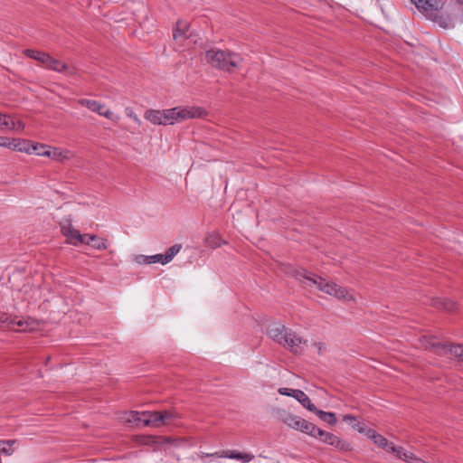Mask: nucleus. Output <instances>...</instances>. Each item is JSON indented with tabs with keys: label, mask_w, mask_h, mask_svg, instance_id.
Wrapping results in <instances>:
<instances>
[{
	"label": "nucleus",
	"mask_w": 463,
	"mask_h": 463,
	"mask_svg": "<svg viewBox=\"0 0 463 463\" xmlns=\"http://www.w3.org/2000/svg\"><path fill=\"white\" fill-rule=\"evenodd\" d=\"M289 274L306 287L317 286V288L328 295L345 301L354 300L353 295L346 288L334 282H327L322 277L317 276L302 268H291Z\"/></svg>",
	"instance_id": "1"
},
{
	"label": "nucleus",
	"mask_w": 463,
	"mask_h": 463,
	"mask_svg": "<svg viewBox=\"0 0 463 463\" xmlns=\"http://www.w3.org/2000/svg\"><path fill=\"white\" fill-rule=\"evenodd\" d=\"M434 23L442 28H451L458 23H463V0L442 1Z\"/></svg>",
	"instance_id": "2"
},
{
	"label": "nucleus",
	"mask_w": 463,
	"mask_h": 463,
	"mask_svg": "<svg viewBox=\"0 0 463 463\" xmlns=\"http://www.w3.org/2000/svg\"><path fill=\"white\" fill-rule=\"evenodd\" d=\"M205 59L212 67L227 72L233 71L242 60L235 52L217 49L206 51Z\"/></svg>",
	"instance_id": "3"
},
{
	"label": "nucleus",
	"mask_w": 463,
	"mask_h": 463,
	"mask_svg": "<svg viewBox=\"0 0 463 463\" xmlns=\"http://www.w3.org/2000/svg\"><path fill=\"white\" fill-rule=\"evenodd\" d=\"M162 123L165 125H173L175 122H180L190 118H200L207 115L205 109L195 106L175 107L168 109L161 110Z\"/></svg>",
	"instance_id": "4"
},
{
	"label": "nucleus",
	"mask_w": 463,
	"mask_h": 463,
	"mask_svg": "<svg viewBox=\"0 0 463 463\" xmlns=\"http://www.w3.org/2000/svg\"><path fill=\"white\" fill-rule=\"evenodd\" d=\"M422 345L425 348L439 349L443 354H449L463 361V345L445 344L433 339L423 337Z\"/></svg>",
	"instance_id": "5"
},
{
	"label": "nucleus",
	"mask_w": 463,
	"mask_h": 463,
	"mask_svg": "<svg viewBox=\"0 0 463 463\" xmlns=\"http://www.w3.org/2000/svg\"><path fill=\"white\" fill-rule=\"evenodd\" d=\"M416 6L418 11L422 14L427 19L432 21L436 20L439 9L442 6V0H411Z\"/></svg>",
	"instance_id": "6"
},
{
	"label": "nucleus",
	"mask_w": 463,
	"mask_h": 463,
	"mask_svg": "<svg viewBox=\"0 0 463 463\" xmlns=\"http://www.w3.org/2000/svg\"><path fill=\"white\" fill-rule=\"evenodd\" d=\"M2 324H7L8 327L19 332L33 331L38 326V323L34 320H15L5 313L0 314V326Z\"/></svg>",
	"instance_id": "7"
},
{
	"label": "nucleus",
	"mask_w": 463,
	"mask_h": 463,
	"mask_svg": "<svg viewBox=\"0 0 463 463\" xmlns=\"http://www.w3.org/2000/svg\"><path fill=\"white\" fill-rule=\"evenodd\" d=\"M316 439H318L320 441L335 447V449H337L340 451L346 452V451L352 450V446L349 442H347L344 439H341L336 435H335L331 432L323 430L321 429H318Z\"/></svg>",
	"instance_id": "8"
},
{
	"label": "nucleus",
	"mask_w": 463,
	"mask_h": 463,
	"mask_svg": "<svg viewBox=\"0 0 463 463\" xmlns=\"http://www.w3.org/2000/svg\"><path fill=\"white\" fill-rule=\"evenodd\" d=\"M60 228L61 234L67 238L68 243L77 246L80 242H85L87 236L80 234L78 230L74 229L70 220L61 222Z\"/></svg>",
	"instance_id": "9"
},
{
	"label": "nucleus",
	"mask_w": 463,
	"mask_h": 463,
	"mask_svg": "<svg viewBox=\"0 0 463 463\" xmlns=\"http://www.w3.org/2000/svg\"><path fill=\"white\" fill-rule=\"evenodd\" d=\"M133 420L142 422L144 426L160 427L162 425L161 411L133 412Z\"/></svg>",
	"instance_id": "10"
},
{
	"label": "nucleus",
	"mask_w": 463,
	"mask_h": 463,
	"mask_svg": "<svg viewBox=\"0 0 463 463\" xmlns=\"http://www.w3.org/2000/svg\"><path fill=\"white\" fill-rule=\"evenodd\" d=\"M291 329L286 327L282 324H275L271 326L268 331L269 336L282 346H287L288 337L291 335Z\"/></svg>",
	"instance_id": "11"
},
{
	"label": "nucleus",
	"mask_w": 463,
	"mask_h": 463,
	"mask_svg": "<svg viewBox=\"0 0 463 463\" xmlns=\"http://www.w3.org/2000/svg\"><path fill=\"white\" fill-rule=\"evenodd\" d=\"M78 103L80 106L89 109L90 111L96 112L99 116L105 117L108 119L113 118V112L108 109H105V105L97 100L88 99H80L78 100Z\"/></svg>",
	"instance_id": "12"
},
{
	"label": "nucleus",
	"mask_w": 463,
	"mask_h": 463,
	"mask_svg": "<svg viewBox=\"0 0 463 463\" xmlns=\"http://www.w3.org/2000/svg\"><path fill=\"white\" fill-rule=\"evenodd\" d=\"M287 340V346L284 347L289 349L296 355L303 354L307 346V340L298 336L293 331H291V335Z\"/></svg>",
	"instance_id": "13"
},
{
	"label": "nucleus",
	"mask_w": 463,
	"mask_h": 463,
	"mask_svg": "<svg viewBox=\"0 0 463 463\" xmlns=\"http://www.w3.org/2000/svg\"><path fill=\"white\" fill-rule=\"evenodd\" d=\"M206 456L207 457H219V458L238 459V460H241L243 462H250L254 458V456L250 453H241V452H237L235 450H222L221 452L206 454Z\"/></svg>",
	"instance_id": "14"
},
{
	"label": "nucleus",
	"mask_w": 463,
	"mask_h": 463,
	"mask_svg": "<svg viewBox=\"0 0 463 463\" xmlns=\"http://www.w3.org/2000/svg\"><path fill=\"white\" fill-rule=\"evenodd\" d=\"M392 452L408 463H420L421 461V458L411 451H406L402 447H392Z\"/></svg>",
	"instance_id": "15"
},
{
	"label": "nucleus",
	"mask_w": 463,
	"mask_h": 463,
	"mask_svg": "<svg viewBox=\"0 0 463 463\" xmlns=\"http://www.w3.org/2000/svg\"><path fill=\"white\" fill-rule=\"evenodd\" d=\"M432 306L438 309L446 310L448 312H453L458 308L456 302L443 298H433Z\"/></svg>",
	"instance_id": "16"
},
{
	"label": "nucleus",
	"mask_w": 463,
	"mask_h": 463,
	"mask_svg": "<svg viewBox=\"0 0 463 463\" xmlns=\"http://www.w3.org/2000/svg\"><path fill=\"white\" fill-rule=\"evenodd\" d=\"M318 429L315 424L306 420L305 419H300L299 423L298 425V430L305 434H307L313 438H317V433Z\"/></svg>",
	"instance_id": "17"
},
{
	"label": "nucleus",
	"mask_w": 463,
	"mask_h": 463,
	"mask_svg": "<svg viewBox=\"0 0 463 463\" xmlns=\"http://www.w3.org/2000/svg\"><path fill=\"white\" fill-rule=\"evenodd\" d=\"M318 429L315 424L306 420L305 419H300L299 423L298 425V430L305 434H307L313 438H317V433Z\"/></svg>",
	"instance_id": "18"
},
{
	"label": "nucleus",
	"mask_w": 463,
	"mask_h": 463,
	"mask_svg": "<svg viewBox=\"0 0 463 463\" xmlns=\"http://www.w3.org/2000/svg\"><path fill=\"white\" fill-rule=\"evenodd\" d=\"M87 236L85 239V244L90 245L97 250H106L108 248L107 240L99 238L96 235L83 234Z\"/></svg>",
	"instance_id": "19"
},
{
	"label": "nucleus",
	"mask_w": 463,
	"mask_h": 463,
	"mask_svg": "<svg viewBox=\"0 0 463 463\" xmlns=\"http://www.w3.org/2000/svg\"><path fill=\"white\" fill-rule=\"evenodd\" d=\"M33 143L27 139L14 138L12 149L32 154Z\"/></svg>",
	"instance_id": "20"
},
{
	"label": "nucleus",
	"mask_w": 463,
	"mask_h": 463,
	"mask_svg": "<svg viewBox=\"0 0 463 463\" xmlns=\"http://www.w3.org/2000/svg\"><path fill=\"white\" fill-rule=\"evenodd\" d=\"M295 393V399L300 402V404L308 410L309 411H317V407L311 402L309 397L301 390L299 392H293Z\"/></svg>",
	"instance_id": "21"
},
{
	"label": "nucleus",
	"mask_w": 463,
	"mask_h": 463,
	"mask_svg": "<svg viewBox=\"0 0 463 463\" xmlns=\"http://www.w3.org/2000/svg\"><path fill=\"white\" fill-rule=\"evenodd\" d=\"M300 419L301 417L297 415H293L290 413H283L279 420L286 424L288 427L293 430H298V425L299 423Z\"/></svg>",
	"instance_id": "22"
},
{
	"label": "nucleus",
	"mask_w": 463,
	"mask_h": 463,
	"mask_svg": "<svg viewBox=\"0 0 463 463\" xmlns=\"http://www.w3.org/2000/svg\"><path fill=\"white\" fill-rule=\"evenodd\" d=\"M188 24L184 21H177L176 26L173 32L174 39L187 38Z\"/></svg>",
	"instance_id": "23"
},
{
	"label": "nucleus",
	"mask_w": 463,
	"mask_h": 463,
	"mask_svg": "<svg viewBox=\"0 0 463 463\" xmlns=\"http://www.w3.org/2000/svg\"><path fill=\"white\" fill-rule=\"evenodd\" d=\"M313 412L316 413L321 420L328 423L331 426H334L337 423L336 416L334 412L324 411L322 410H318L317 408V411H314Z\"/></svg>",
	"instance_id": "24"
},
{
	"label": "nucleus",
	"mask_w": 463,
	"mask_h": 463,
	"mask_svg": "<svg viewBox=\"0 0 463 463\" xmlns=\"http://www.w3.org/2000/svg\"><path fill=\"white\" fill-rule=\"evenodd\" d=\"M51 158L57 161L69 160L71 157V152L70 150H62L59 147H52Z\"/></svg>",
	"instance_id": "25"
},
{
	"label": "nucleus",
	"mask_w": 463,
	"mask_h": 463,
	"mask_svg": "<svg viewBox=\"0 0 463 463\" xmlns=\"http://www.w3.org/2000/svg\"><path fill=\"white\" fill-rule=\"evenodd\" d=\"M145 118L155 125H163L161 110L147 109L145 112Z\"/></svg>",
	"instance_id": "26"
},
{
	"label": "nucleus",
	"mask_w": 463,
	"mask_h": 463,
	"mask_svg": "<svg viewBox=\"0 0 463 463\" xmlns=\"http://www.w3.org/2000/svg\"><path fill=\"white\" fill-rule=\"evenodd\" d=\"M48 70L61 73L68 70V65L65 62L51 56Z\"/></svg>",
	"instance_id": "27"
},
{
	"label": "nucleus",
	"mask_w": 463,
	"mask_h": 463,
	"mask_svg": "<svg viewBox=\"0 0 463 463\" xmlns=\"http://www.w3.org/2000/svg\"><path fill=\"white\" fill-rule=\"evenodd\" d=\"M375 445L385 449L388 452H392V447H396L393 443L389 442L386 438L381 434H377L372 439Z\"/></svg>",
	"instance_id": "28"
},
{
	"label": "nucleus",
	"mask_w": 463,
	"mask_h": 463,
	"mask_svg": "<svg viewBox=\"0 0 463 463\" xmlns=\"http://www.w3.org/2000/svg\"><path fill=\"white\" fill-rule=\"evenodd\" d=\"M205 242L208 247L215 249L220 247L223 241L218 233H212L205 238Z\"/></svg>",
	"instance_id": "29"
},
{
	"label": "nucleus",
	"mask_w": 463,
	"mask_h": 463,
	"mask_svg": "<svg viewBox=\"0 0 463 463\" xmlns=\"http://www.w3.org/2000/svg\"><path fill=\"white\" fill-rule=\"evenodd\" d=\"M23 52L28 58L33 59V60L39 61L40 63L42 62V61L43 60V58L45 57V55L47 53V52L38 51V50H33V49H25V50H24Z\"/></svg>",
	"instance_id": "30"
},
{
	"label": "nucleus",
	"mask_w": 463,
	"mask_h": 463,
	"mask_svg": "<svg viewBox=\"0 0 463 463\" xmlns=\"http://www.w3.org/2000/svg\"><path fill=\"white\" fill-rule=\"evenodd\" d=\"M14 128L15 121L7 115L0 114V130Z\"/></svg>",
	"instance_id": "31"
},
{
	"label": "nucleus",
	"mask_w": 463,
	"mask_h": 463,
	"mask_svg": "<svg viewBox=\"0 0 463 463\" xmlns=\"http://www.w3.org/2000/svg\"><path fill=\"white\" fill-rule=\"evenodd\" d=\"M181 244H174L169 249H167V250L164 254L165 262L169 263L174 259V257L181 250Z\"/></svg>",
	"instance_id": "32"
},
{
	"label": "nucleus",
	"mask_w": 463,
	"mask_h": 463,
	"mask_svg": "<svg viewBox=\"0 0 463 463\" xmlns=\"http://www.w3.org/2000/svg\"><path fill=\"white\" fill-rule=\"evenodd\" d=\"M14 440H0V454H5L10 456L13 454L14 449H12V445L14 443Z\"/></svg>",
	"instance_id": "33"
},
{
	"label": "nucleus",
	"mask_w": 463,
	"mask_h": 463,
	"mask_svg": "<svg viewBox=\"0 0 463 463\" xmlns=\"http://www.w3.org/2000/svg\"><path fill=\"white\" fill-rule=\"evenodd\" d=\"M162 425L168 424L173 419L179 418V415L174 411H161Z\"/></svg>",
	"instance_id": "34"
},
{
	"label": "nucleus",
	"mask_w": 463,
	"mask_h": 463,
	"mask_svg": "<svg viewBox=\"0 0 463 463\" xmlns=\"http://www.w3.org/2000/svg\"><path fill=\"white\" fill-rule=\"evenodd\" d=\"M145 262L146 264H153V263H161L163 265L165 264H167L166 262H165V260H164V254H156V255H152V256H145Z\"/></svg>",
	"instance_id": "35"
},
{
	"label": "nucleus",
	"mask_w": 463,
	"mask_h": 463,
	"mask_svg": "<svg viewBox=\"0 0 463 463\" xmlns=\"http://www.w3.org/2000/svg\"><path fill=\"white\" fill-rule=\"evenodd\" d=\"M14 138L7 137H0V146L12 148Z\"/></svg>",
	"instance_id": "36"
},
{
	"label": "nucleus",
	"mask_w": 463,
	"mask_h": 463,
	"mask_svg": "<svg viewBox=\"0 0 463 463\" xmlns=\"http://www.w3.org/2000/svg\"><path fill=\"white\" fill-rule=\"evenodd\" d=\"M49 146L39 144V143H33V148H32V154H36L38 156H41L40 152H43V150L47 149Z\"/></svg>",
	"instance_id": "37"
},
{
	"label": "nucleus",
	"mask_w": 463,
	"mask_h": 463,
	"mask_svg": "<svg viewBox=\"0 0 463 463\" xmlns=\"http://www.w3.org/2000/svg\"><path fill=\"white\" fill-rule=\"evenodd\" d=\"M293 392H299V390L285 388V387L279 389V394L295 398V393Z\"/></svg>",
	"instance_id": "38"
},
{
	"label": "nucleus",
	"mask_w": 463,
	"mask_h": 463,
	"mask_svg": "<svg viewBox=\"0 0 463 463\" xmlns=\"http://www.w3.org/2000/svg\"><path fill=\"white\" fill-rule=\"evenodd\" d=\"M51 56L49 53H46L45 57L43 58V60L42 61L41 64L48 70V66H49V63H50V59H51Z\"/></svg>",
	"instance_id": "39"
},
{
	"label": "nucleus",
	"mask_w": 463,
	"mask_h": 463,
	"mask_svg": "<svg viewBox=\"0 0 463 463\" xmlns=\"http://www.w3.org/2000/svg\"><path fill=\"white\" fill-rule=\"evenodd\" d=\"M52 146H48L47 149H44L43 150V152H40L41 153V156H48L51 158V155L52 154Z\"/></svg>",
	"instance_id": "40"
},
{
	"label": "nucleus",
	"mask_w": 463,
	"mask_h": 463,
	"mask_svg": "<svg viewBox=\"0 0 463 463\" xmlns=\"http://www.w3.org/2000/svg\"><path fill=\"white\" fill-rule=\"evenodd\" d=\"M365 434L367 435L368 438H370L371 439H373L374 436H376L378 433L373 430V429H369V430H365Z\"/></svg>",
	"instance_id": "41"
},
{
	"label": "nucleus",
	"mask_w": 463,
	"mask_h": 463,
	"mask_svg": "<svg viewBox=\"0 0 463 463\" xmlns=\"http://www.w3.org/2000/svg\"><path fill=\"white\" fill-rule=\"evenodd\" d=\"M64 72H67L68 75L73 76V75H76L78 73V70L75 67H69L68 66V70L65 71Z\"/></svg>",
	"instance_id": "42"
},
{
	"label": "nucleus",
	"mask_w": 463,
	"mask_h": 463,
	"mask_svg": "<svg viewBox=\"0 0 463 463\" xmlns=\"http://www.w3.org/2000/svg\"><path fill=\"white\" fill-rule=\"evenodd\" d=\"M343 420L344 421H355L356 417L354 415H351V414H346L344 416Z\"/></svg>",
	"instance_id": "43"
},
{
	"label": "nucleus",
	"mask_w": 463,
	"mask_h": 463,
	"mask_svg": "<svg viewBox=\"0 0 463 463\" xmlns=\"http://www.w3.org/2000/svg\"><path fill=\"white\" fill-rule=\"evenodd\" d=\"M359 432H364L365 431V427L364 424H357L355 427H354Z\"/></svg>",
	"instance_id": "44"
},
{
	"label": "nucleus",
	"mask_w": 463,
	"mask_h": 463,
	"mask_svg": "<svg viewBox=\"0 0 463 463\" xmlns=\"http://www.w3.org/2000/svg\"><path fill=\"white\" fill-rule=\"evenodd\" d=\"M24 128V124L21 121H15V128L14 129H23Z\"/></svg>",
	"instance_id": "45"
},
{
	"label": "nucleus",
	"mask_w": 463,
	"mask_h": 463,
	"mask_svg": "<svg viewBox=\"0 0 463 463\" xmlns=\"http://www.w3.org/2000/svg\"><path fill=\"white\" fill-rule=\"evenodd\" d=\"M315 345L318 348V351L320 352L322 347H323V344L322 343H316Z\"/></svg>",
	"instance_id": "46"
},
{
	"label": "nucleus",
	"mask_w": 463,
	"mask_h": 463,
	"mask_svg": "<svg viewBox=\"0 0 463 463\" xmlns=\"http://www.w3.org/2000/svg\"><path fill=\"white\" fill-rule=\"evenodd\" d=\"M129 117H131L135 121L138 122V118L135 115L128 114Z\"/></svg>",
	"instance_id": "47"
},
{
	"label": "nucleus",
	"mask_w": 463,
	"mask_h": 463,
	"mask_svg": "<svg viewBox=\"0 0 463 463\" xmlns=\"http://www.w3.org/2000/svg\"><path fill=\"white\" fill-rule=\"evenodd\" d=\"M129 117H131L135 121L138 122V118L135 115L128 114Z\"/></svg>",
	"instance_id": "48"
},
{
	"label": "nucleus",
	"mask_w": 463,
	"mask_h": 463,
	"mask_svg": "<svg viewBox=\"0 0 463 463\" xmlns=\"http://www.w3.org/2000/svg\"><path fill=\"white\" fill-rule=\"evenodd\" d=\"M129 117H131L135 121L138 122V118L135 115L128 114Z\"/></svg>",
	"instance_id": "49"
}]
</instances>
